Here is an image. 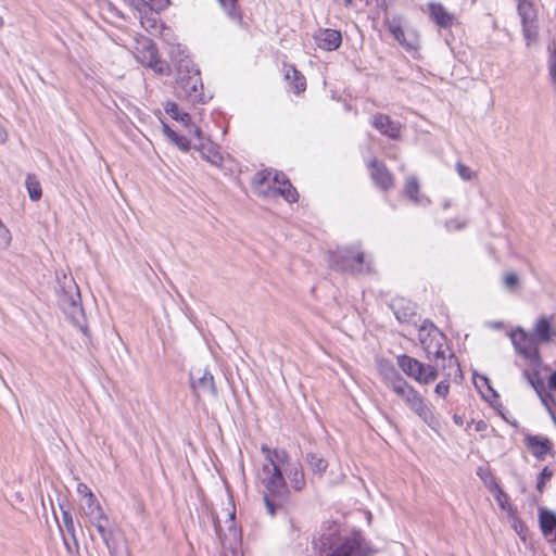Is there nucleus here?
Returning <instances> with one entry per match:
<instances>
[{"label": "nucleus", "mask_w": 556, "mask_h": 556, "mask_svg": "<svg viewBox=\"0 0 556 556\" xmlns=\"http://www.w3.org/2000/svg\"><path fill=\"white\" fill-rule=\"evenodd\" d=\"M394 314L400 323H412L417 316V314L413 309L401 308L397 305L394 306Z\"/></svg>", "instance_id": "72a5a7b5"}, {"label": "nucleus", "mask_w": 556, "mask_h": 556, "mask_svg": "<svg viewBox=\"0 0 556 556\" xmlns=\"http://www.w3.org/2000/svg\"><path fill=\"white\" fill-rule=\"evenodd\" d=\"M265 463L260 473V482L264 488L263 501L266 511L275 516L289 498V486L285 476V465L289 463V453L285 448L261 446Z\"/></svg>", "instance_id": "f03ea898"}, {"label": "nucleus", "mask_w": 556, "mask_h": 556, "mask_svg": "<svg viewBox=\"0 0 556 556\" xmlns=\"http://www.w3.org/2000/svg\"><path fill=\"white\" fill-rule=\"evenodd\" d=\"M227 522L229 523V531L236 535L237 534V529H236V526H235V513L230 514L229 515V518L227 520Z\"/></svg>", "instance_id": "8fccbe9b"}, {"label": "nucleus", "mask_w": 556, "mask_h": 556, "mask_svg": "<svg viewBox=\"0 0 556 556\" xmlns=\"http://www.w3.org/2000/svg\"><path fill=\"white\" fill-rule=\"evenodd\" d=\"M523 376L535 390L542 404L547 409L553 422L556 424V400L554 396V392L556 391V370L549 374L547 387L545 386L544 380L540 377L538 371L531 374L530 371L525 370Z\"/></svg>", "instance_id": "6e6552de"}, {"label": "nucleus", "mask_w": 556, "mask_h": 556, "mask_svg": "<svg viewBox=\"0 0 556 556\" xmlns=\"http://www.w3.org/2000/svg\"><path fill=\"white\" fill-rule=\"evenodd\" d=\"M456 170L459 177L465 181L471 180L477 176L476 172L471 170L470 167L462 162L456 163Z\"/></svg>", "instance_id": "4c0bfd02"}, {"label": "nucleus", "mask_w": 556, "mask_h": 556, "mask_svg": "<svg viewBox=\"0 0 556 556\" xmlns=\"http://www.w3.org/2000/svg\"><path fill=\"white\" fill-rule=\"evenodd\" d=\"M8 139V132L4 128V126L2 125V123L0 122V143H4Z\"/></svg>", "instance_id": "864d4df0"}, {"label": "nucleus", "mask_w": 556, "mask_h": 556, "mask_svg": "<svg viewBox=\"0 0 556 556\" xmlns=\"http://www.w3.org/2000/svg\"><path fill=\"white\" fill-rule=\"evenodd\" d=\"M418 339L430 364L402 354L397 356V366L419 383L429 384L438 378L439 367L444 368L447 338L432 321L426 319L418 329Z\"/></svg>", "instance_id": "f257e3e1"}, {"label": "nucleus", "mask_w": 556, "mask_h": 556, "mask_svg": "<svg viewBox=\"0 0 556 556\" xmlns=\"http://www.w3.org/2000/svg\"><path fill=\"white\" fill-rule=\"evenodd\" d=\"M290 181L288 177L282 172H273L270 170V185L271 186H282L286 182Z\"/></svg>", "instance_id": "79ce46f5"}, {"label": "nucleus", "mask_w": 556, "mask_h": 556, "mask_svg": "<svg viewBox=\"0 0 556 556\" xmlns=\"http://www.w3.org/2000/svg\"><path fill=\"white\" fill-rule=\"evenodd\" d=\"M448 390H450V384L446 380H443V381H440L437 386H435V389H434V392L441 396V397H446V395L448 394Z\"/></svg>", "instance_id": "37998d69"}, {"label": "nucleus", "mask_w": 556, "mask_h": 556, "mask_svg": "<svg viewBox=\"0 0 556 556\" xmlns=\"http://www.w3.org/2000/svg\"><path fill=\"white\" fill-rule=\"evenodd\" d=\"M193 135L194 137L198 139V143H201V142H206L207 139H205L203 137V132L202 130L199 128V127H195L194 130H193Z\"/></svg>", "instance_id": "603ef678"}, {"label": "nucleus", "mask_w": 556, "mask_h": 556, "mask_svg": "<svg viewBox=\"0 0 556 556\" xmlns=\"http://www.w3.org/2000/svg\"><path fill=\"white\" fill-rule=\"evenodd\" d=\"M193 148L212 165L216 167H220L223 165L224 157L218 151V148L211 140H206V142L201 143L194 142Z\"/></svg>", "instance_id": "aec40b11"}, {"label": "nucleus", "mask_w": 556, "mask_h": 556, "mask_svg": "<svg viewBox=\"0 0 556 556\" xmlns=\"http://www.w3.org/2000/svg\"><path fill=\"white\" fill-rule=\"evenodd\" d=\"M157 56L159 53L155 45L149 41L139 51L138 60L143 66L150 68L153 65L154 61L157 59Z\"/></svg>", "instance_id": "bb28decb"}, {"label": "nucleus", "mask_w": 556, "mask_h": 556, "mask_svg": "<svg viewBox=\"0 0 556 556\" xmlns=\"http://www.w3.org/2000/svg\"><path fill=\"white\" fill-rule=\"evenodd\" d=\"M61 509H62V519H63V523L66 529V532L71 535V538L74 541L75 546L78 548V542H77L76 534H75V525H74L72 514L68 510L63 509L62 506H61Z\"/></svg>", "instance_id": "2f4dec72"}, {"label": "nucleus", "mask_w": 556, "mask_h": 556, "mask_svg": "<svg viewBox=\"0 0 556 556\" xmlns=\"http://www.w3.org/2000/svg\"><path fill=\"white\" fill-rule=\"evenodd\" d=\"M218 2L229 17L235 20L241 18L239 12L237 11V0H218Z\"/></svg>", "instance_id": "f704fd0d"}, {"label": "nucleus", "mask_w": 556, "mask_h": 556, "mask_svg": "<svg viewBox=\"0 0 556 556\" xmlns=\"http://www.w3.org/2000/svg\"><path fill=\"white\" fill-rule=\"evenodd\" d=\"M162 129L167 139L181 151L188 152L190 150V141L185 136L178 135L165 123H162Z\"/></svg>", "instance_id": "a878e982"}, {"label": "nucleus", "mask_w": 556, "mask_h": 556, "mask_svg": "<svg viewBox=\"0 0 556 556\" xmlns=\"http://www.w3.org/2000/svg\"><path fill=\"white\" fill-rule=\"evenodd\" d=\"M370 178L374 185L382 191H389L394 188V178L387 165L374 157L366 163Z\"/></svg>", "instance_id": "f8f14e48"}, {"label": "nucleus", "mask_w": 556, "mask_h": 556, "mask_svg": "<svg viewBox=\"0 0 556 556\" xmlns=\"http://www.w3.org/2000/svg\"><path fill=\"white\" fill-rule=\"evenodd\" d=\"M315 43L325 51L337 50L342 43V34L337 29L320 28L314 35Z\"/></svg>", "instance_id": "4468645a"}, {"label": "nucleus", "mask_w": 556, "mask_h": 556, "mask_svg": "<svg viewBox=\"0 0 556 556\" xmlns=\"http://www.w3.org/2000/svg\"><path fill=\"white\" fill-rule=\"evenodd\" d=\"M165 112L176 121H180L184 125L188 126L191 117L188 113L180 111L179 106L175 102H168L165 105Z\"/></svg>", "instance_id": "c756f323"}, {"label": "nucleus", "mask_w": 556, "mask_h": 556, "mask_svg": "<svg viewBox=\"0 0 556 556\" xmlns=\"http://www.w3.org/2000/svg\"><path fill=\"white\" fill-rule=\"evenodd\" d=\"M150 2L155 10H164L170 4V0H150Z\"/></svg>", "instance_id": "a18cd8bd"}, {"label": "nucleus", "mask_w": 556, "mask_h": 556, "mask_svg": "<svg viewBox=\"0 0 556 556\" xmlns=\"http://www.w3.org/2000/svg\"><path fill=\"white\" fill-rule=\"evenodd\" d=\"M486 428H488V424L484 420H479V421L475 422V430L477 432L485 431Z\"/></svg>", "instance_id": "3c124183"}, {"label": "nucleus", "mask_w": 556, "mask_h": 556, "mask_svg": "<svg viewBox=\"0 0 556 556\" xmlns=\"http://www.w3.org/2000/svg\"><path fill=\"white\" fill-rule=\"evenodd\" d=\"M554 475V471L549 469L548 467H544L542 471L539 475L538 482H536V490L539 492H543L544 485L546 481H549Z\"/></svg>", "instance_id": "58836bf2"}, {"label": "nucleus", "mask_w": 556, "mask_h": 556, "mask_svg": "<svg viewBox=\"0 0 556 556\" xmlns=\"http://www.w3.org/2000/svg\"><path fill=\"white\" fill-rule=\"evenodd\" d=\"M518 14L522 24V34L527 45H531L538 37V16L533 4L527 0H520L518 3Z\"/></svg>", "instance_id": "9d476101"}, {"label": "nucleus", "mask_w": 556, "mask_h": 556, "mask_svg": "<svg viewBox=\"0 0 556 556\" xmlns=\"http://www.w3.org/2000/svg\"><path fill=\"white\" fill-rule=\"evenodd\" d=\"M84 513L87 517H89V511H92L93 514L98 510H102V507L100 506L99 502L94 497L93 494H89V497H86V504L83 507Z\"/></svg>", "instance_id": "ea45409f"}, {"label": "nucleus", "mask_w": 556, "mask_h": 556, "mask_svg": "<svg viewBox=\"0 0 556 556\" xmlns=\"http://www.w3.org/2000/svg\"><path fill=\"white\" fill-rule=\"evenodd\" d=\"M77 492L81 494L84 497H89V494H93L91 490L84 483H79L77 485Z\"/></svg>", "instance_id": "de8ad7c7"}, {"label": "nucleus", "mask_w": 556, "mask_h": 556, "mask_svg": "<svg viewBox=\"0 0 556 556\" xmlns=\"http://www.w3.org/2000/svg\"><path fill=\"white\" fill-rule=\"evenodd\" d=\"M539 523L542 534L553 543L556 541V514L547 508H539Z\"/></svg>", "instance_id": "6ab92c4d"}, {"label": "nucleus", "mask_w": 556, "mask_h": 556, "mask_svg": "<svg viewBox=\"0 0 556 556\" xmlns=\"http://www.w3.org/2000/svg\"><path fill=\"white\" fill-rule=\"evenodd\" d=\"M448 358H450V362H455L457 364V359L453 353L450 354Z\"/></svg>", "instance_id": "6e6d98bb"}, {"label": "nucleus", "mask_w": 556, "mask_h": 556, "mask_svg": "<svg viewBox=\"0 0 556 556\" xmlns=\"http://www.w3.org/2000/svg\"><path fill=\"white\" fill-rule=\"evenodd\" d=\"M96 530L100 534V536H101L103 543L105 544L106 548L109 549L111 556H115L116 551H117V543L114 538L115 527H114L113 522L111 521L110 523H108L105 526H101Z\"/></svg>", "instance_id": "4be33fe9"}, {"label": "nucleus", "mask_w": 556, "mask_h": 556, "mask_svg": "<svg viewBox=\"0 0 556 556\" xmlns=\"http://www.w3.org/2000/svg\"><path fill=\"white\" fill-rule=\"evenodd\" d=\"M523 443L530 453L540 460L545 459L554 446L549 439L534 434H526Z\"/></svg>", "instance_id": "ddd939ff"}, {"label": "nucleus", "mask_w": 556, "mask_h": 556, "mask_svg": "<svg viewBox=\"0 0 556 556\" xmlns=\"http://www.w3.org/2000/svg\"><path fill=\"white\" fill-rule=\"evenodd\" d=\"M378 371L381 376L383 383L390 389L397 383V381L404 378L394 367V365L388 359H381L378 363Z\"/></svg>", "instance_id": "412c9836"}, {"label": "nucleus", "mask_w": 556, "mask_h": 556, "mask_svg": "<svg viewBox=\"0 0 556 556\" xmlns=\"http://www.w3.org/2000/svg\"><path fill=\"white\" fill-rule=\"evenodd\" d=\"M478 378L481 380V382L488 388V391L492 393V396H498L496 391L491 387L490 379L486 376L480 375Z\"/></svg>", "instance_id": "49530a36"}, {"label": "nucleus", "mask_w": 556, "mask_h": 556, "mask_svg": "<svg viewBox=\"0 0 556 556\" xmlns=\"http://www.w3.org/2000/svg\"><path fill=\"white\" fill-rule=\"evenodd\" d=\"M2 26H3V20H2V17L0 16V29L2 28Z\"/></svg>", "instance_id": "bf43d9fd"}, {"label": "nucleus", "mask_w": 556, "mask_h": 556, "mask_svg": "<svg viewBox=\"0 0 556 556\" xmlns=\"http://www.w3.org/2000/svg\"><path fill=\"white\" fill-rule=\"evenodd\" d=\"M179 58L175 50L170 51L172 61L176 70V91L177 94L192 103H204L206 97L203 92V84L200 71L195 67L192 60L177 47Z\"/></svg>", "instance_id": "7ed1b4c3"}, {"label": "nucleus", "mask_w": 556, "mask_h": 556, "mask_svg": "<svg viewBox=\"0 0 556 556\" xmlns=\"http://www.w3.org/2000/svg\"><path fill=\"white\" fill-rule=\"evenodd\" d=\"M519 285V278L515 273H507L504 276V286L509 290H515Z\"/></svg>", "instance_id": "a19ab883"}, {"label": "nucleus", "mask_w": 556, "mask_h": 556, "mask_svg": "<svg viewBox=\"0 0 556 556\" xmlns=\"http://www.w3.org/2000/svg\"><path fill=\"white\" fill-rule=\"evenodd\" d=\"M215 528H216V532L218 533V535H220V529H219V526H218V525H216V526H215Z\"/></svg>", "instance_id": "13d9d810"}, {"label": "nucleus", "mask_w": 556, "mask_h": 556, "mask_svg": "<svg viewBox=\"0 0 556 556\" xmlns=\"http://www.w3.org/2000/svg\"><path fill=\"white\" fill-rule=\"evenodd\" d=\"M405 193L410 200L418 202L419 184L415 176L407 177L405 182Z\"/></svg>", "instance_id": "7c9ffc66"}, {"label": "nucleus", "mask_w": 556, "mask_h": 556, "mask_svg": "<svg viewBox=\"0 0 556 556\" xmlns=\"http://www.w3.org/2000/svg\"><path fill=\"white\" fill-rule=\"evenodd\" d=\"M392 34H393L394 38L400 43L404 45V42H405V39H404L405 33H404L402 27H400V26L392 27Z\"/></svg>", "instance_id": "c03bdc74"}, {"label": "nucleus", "mask_w": 556, "mask_h": 556, "mask_svg": "<svg viewBox=\"0 0 556 556\" xmlns=\"http://www.w3.org/2000/svg\"><path fill=\"white\" fill-rule=\"evenodd\" d=\"M26 189L31 201H39L42 197L40 181L34 174H28L25 180Z\"/></svg>", "instance_id": "c85d7f7f"}, {"label": "nucleus", "mask_w": 556, "mask_h": 556, "mask_svg": "<svg viewBox=\"0 0 556 556\" xmlns=\"http://www.w3.org/2000/svg\"><path fill=\"white\" fill-rule=\"evenodd\" d=\"M190 388L198 400L202 395L216 396L217 394L214 377L206 369L193 368L190 371Z\"/></svg>", "instance_id": "9b49d317"}, {"label": "nucleus", "mask_w": 556, "mask_h": 556, "mask_svg": "<svg viewBox=\"0 0 556 556\" xmlns=\"http://www.w3.org/2000/svg\"><path fill=\"white\" fill-rule=\"evenodd\" d=\"M150 68L160 76L170 75L169 64L166 61L161 60L159 56Z\"/></svg>", "instance_id": "e433bc0d"}, {"label": "nucleus", "mask_w": 556, "mask_h": 556, "mask_svg": "<svg viewBox=\"0 0 556 556\" xmlns=\"http://www.w3.org/2000/svg\"><path fill=\"white\" fill-rule=\"evenodd\" d=\"M397 396H400L407 405L418 393L405 379L397 381L395 386L390 388Z\"/></svg>", "instance_id": "393cba45"}, {"label": "nucleus", "mask_w": 556, "mask_h": 556, "mask_svg": "<svg viewBox=\"0 0 556 556\" xmlns=\"http://www.w3.org/2000/svg\"><path fill=\"white\" fill-rule=\"evenodd\" d=\"M90 523L98 529L101 526H105L111 522L109 516L104 513V510H98L94 514L92 511H89L88 517Z\"/></svg>", "instance_id": "473e14b6"}, {"label": "nucleus", "mask_w": 556, "mask_h": 556, "mask_svg": "<svg viewBox=\"0 0 556 556\" xmlns=\"http://www.w3.org/2000/svg\"><path fill=\"white\" fill-rule=\"evenodd\" d=\"M64 544H65L67 551L71 553V546L65 539H64Z\"/></svg>", "instance_id": "4d7b16f0"}, {"label": "nucleus", "mask_w": 556, "mask_h": 556, "mask_svg": "<svg viewBox=\"0 0 556 556\" xmlns=\"http://www.w3.org/2000/svg\"><path fill=\"white\" fill-rule=\"evenodd\" d=\"M371 124L382 135L391 139L400 137L401 124L392 121L388 115L381 113L374 115Z\"/></svg>", "instance_id": "a211bd4d"}, {"label": "nucleus", "mask_w": 556, "mask_h": 556, "mask_svg": "<svg viewBox=\"0 0 556 556\" xmlns=\"http://www.w3.org/2000/svg\"><path fill=\"white\" fill-rule=\"evenodd\" d=\"M407 406L431 429H437L439 421L420 394H417Z\"/></svg>", "instance_id": "dca6fc26"}, {"label": "nucleus", "mask_w": 556, "mask_h": 556, "mask_svg": "<svg viewBox=\"0 0 556 556\" xmlns=\"http://www.w3.org/2000/svg\"><path fill=\"white\" fill-rule=\"evenodd\" d=\"M286 79L292 81L294 85V92L300 93L304 91L306 88L305 78L300 71H298L293 65L286 66Z\"/></svg>", "instance_id": "cd10ccee"}, {"label": "nucleus", "mask_w": 556, "mask_h": 556, "mask_svg": "<svg viewBox=\"0 0 556 556\" xmlns=\"http://www.w3.org/2000/svg\"><path fill=\"white\" fill-rule=\"evenodd\" d=\"M58 280V304L67 316L71 323L78 328L85 336H89L84 308L81 306V298L79 288L71 275L56 274Z\"/></svg>", "instance_id": "20e7f679"}, {"label": "nucleus", "mask_w": 556, "mask_h": 556, "mask_svg": "<svg viewBox=\"0 0 556 556\" xmlns=\"http://www.w3.org/2000/svg\"><path fill=\"white\" fill-rule=\"evenodd\" d=\"M331 268L350 274H367L370 265L365 263L364 253L354 251L352 248H338L329 254L328 258Z\"/></svg>", "instance_id": "0eeeda50"}, {"label": "nucleus", "mask_w": 556, "mask_h": 556, "mask_svg": "<svg viewBox=\"0 0 556 556\" xmlns=\"http://www.w3.org/2000/svg\"><path fill=\"white\" fill-rule=\"evenodd\" d=\"M427 11L431 21L441 28H450L456 22L455 15L450 13L440 2H429Z\"/></svg>", "instance_id": "2eb2a0df"}, {"label": "nucleus", "mask_w": 556, "mask_h": 556, "mask_svg": "<svg viewBox=\"0 0 556 556\" xmlns=\"http://www.w3.org/2000/svg\"><path fill=\"white\" fill-rule=\"evenodd\" d=\"M253 192L263 198L282 197L287 202L294 203L299 200V193L290 181L282 186L270 185V170L257 172L252 179Z\"/></svg>", "instance_id": "423d86ee"}, {"label": "nucleus", "mask_w": 556, "mask_h": 556, "mask_svg": "<svg viewBox=\"0 0 556 556\" xmlns=\"http://www.w3.org/2000/svg\"><path fill=\"white\" fill-rule=\"evenodd\" d=\"M532 334L540 343L548 342L552 334L551 320L545 316L540 317Z\"/></svg>", "instance_id": "b1692460"}, {"label": "nucleus", "mask_w": 556, "mask_h": 556, "mask_svg": "<svg viewBox=\"0 0 556 556\" xmlns=\"http://www.w3.org/2000/svg\"><path fill=\"white\" fill-rule=\"evenodd\" d=\"M510 339L516 352L521 355L533 367L540 365V355L538 345L540 342L532 333L526 332L522 328H517L510 332Z\"/></svg>", "instance_id": "1a4fd4ad"}, {"label": "nucleus", "mask_w": 556, "mask_h": 556, "mask_svg": "<svg viewBox=\"0 0 556 556\" xmlns=\"http://www.w3.org/2000/svg\"><path fill=\"white\" fill-rule=\"evenodd\" d=\"M305 462L312 473L319 478L325 473L328 467V462L323 456L315 453H307L305 455Z\"/></svg>", "instance_id": "5701e85b"}, {"label": "nucleus", "mask_w": 556, "mask_h": 556, "mask_svg": "<svg viewBox=\"0 0 556 556\" xmlns=\"http://www.w3.org/2000/svg\"><path fill=\"white\" fill-rule=\"evenodd\" d=\"M285 476L288 478L291 488L301 492L306 486V479L303 466L300 462H291V457L289 456L288 465H285Z\"/></svg>", "instance_id": "f3484780"}, {"label": "nucleus", "mask_w": 556, "mask_h": 556, "mask_svg": "<svg viewBox=\"0 0 556 556\" xmlns=\"http://www.w3.org/2000/svg\"><path fill=\"white\" fill-rule=\"evenodd\" d=\"M330 536V534L320 536L319 552H324L328 546L326 556H371L370 548L361 535L338 538L336 541Z\"/></svg>", "instance_id": "39448f33"}, {"label": "nucleus", "mask_w": 556, "mask_h": 556, "mask_svg": "<svg viewBox=\"0 0 556 556\" xmlns=\"http://www.w3.org/2000/svg\"><path fill=\"white\" fill-rule=\"evenodd\" d=\"M465 226V224H460L459 222H457L456 219H452L450 222H447L446 224V227L448 230H452V229H456V230H459L462 229L463 227Z\"/></svg>", "instance_id": "09e8293b"}, {"label": "nucleus", "mask_w": 556, "mask_h": 556, "mask_svg": "<svg viewBox=\"0 0 556 556\" xmlns=\"http://www.w3.org/2000/svg\"><path fill=\"white\" fill-rule=\"evenodd\" d=\"M453 420L457 426H463L464 424L463 417L456 414L453 416Z\"/></svg>", "instance_id": "5fc2aeb1"}, {"label": "nucleus", "mask_w": 556, "mask_h": 556, "mask_svg": "<svg viewBox=\"0 0 556 556\" xmlns=\"http://www.w3.org/2000/svg\"><path fill=\"white\" fill-rule=\"evenodd\" d=\"M548 52H549V76L551 80L556 84V45L553 40L552 43L548 46Z\"/></svg>", "instance_id": "c9c22d12"}]
</instances>
